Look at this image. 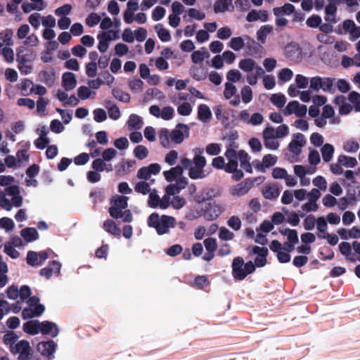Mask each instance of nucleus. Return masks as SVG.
I'll return each mask as SVG.
<instances>
[{"label":"nucleus","instance_id":"obj_12","mask_svg":"<svg viewBox=\"0 0 360 360\" xmlns=\"http://www.w3.org/2000/svg\"><path fill=\"white\" fill-rule=\"evenodd\" d=\"M39 79L49 87H51L56 82V71L53 68H46L38 75Z\"/></svg>","mask_w":360,"mask_h":360},{"label":"nucleus","instance_id":"obj_22","mask_svg":"<svg viewBox=\"0 0 360 360\" xmlns=\"http://www.w3.org/2000/svg\"><path fill=\"white\" fill-rule=\"evenodd\" d=\"M212 115L211 110L206 104H200L198 106V119L200 121L208 123L212 118Z\"/></svg>","mask_w":360,"mask_h":360},{"label":"nucleus","instance_id":"obj_4","mask_svg":"<svg viewBox=\"0 0 360 360\" xmlns=\"http://www.w3.org/2000/svg\"><path fill=\"white\" fill-rule=\"evenodd\" d=\"M58 345L53 340L41 341L37 345V350L41 356L46 357L47 360H53Z\"/></svg>","mask_w":360,"mask_h":360},{"label":"nucleus","instance_id":"obj_28","mask_svg":"<svg viewBox=\"0 0 360 360\" xmlns=\"http://www.w3.org/2000/svg\"><path fill=\"white\" fill-rule=\"evenodd\" d=\"M31 349L30 342L26 340H21L14 345V346L10 347V351L13 354H20Z\"/></svg>","mask_w":360,"mask_h":360},{"label":"nucleus","instance_id":"obj_10","mask_svg":"<svg viewBox=\"0 0 360 360\" xmlns=\"http://www.w3.org/2000/svg\"><path fill=\"white\" fill-rule=\"evenodd\" d=\"M49 266H46L40 269L39 275L49 280L51 278L53 273L56 276H59L60 275L62 264L60 262L56 260L49 261Z\"/></svg>","mask_w":360,"mask_h":360},{"label":"nucleus","instance_id":"obj_25","mask_svg":"<svg viewBox=\"0 0 360 360\" xmlns=\"http://www.w3.org/2000/svg\"><path fill=\"white\" fill-rule=\"evenodd\" d=\"M238 158L240 161V166L247 172L252 173V167L250 162V156L244 150L238 151Z\"/></svg>","mask_w":360,"mask_h":360},{"label":"nucleus","instance_id":"obj_16","mask_svg":"<svg viewBox=\"0 0 360 360\" xmlns=\"http://www.w3.org/2000/svg\"><path fill=\"white\" fill-rule=\"evenodd\" d=\"M345 186L347 188V195L350 202L360 201V182L355 181L353 184H347Z\"/></svg>","mask_w":360,"mask_h":360},{"label":"nucleus","instance_id":"obj_21","mask_svg":"<svg viewBox=\"0 0 360 360\" xmlns=\"http://www.w3.org/2000/svg\"><path fill=\"white\" fill-rule=\"evenodd\" d=\"M20 235L26 243H32L39 238V233L34 227H26L22 229Z\"/></svg>","mask_w":360,"mask_h":360},{"label":"nucleus","instance_id":"obj_29","mask_svg":"<svg viewBox=\"0 0 360 360\" xmlns=\"http://www.w3.org/2000/svg\"><path fill=\"white\" fill-rule=\"evenodd\" d=\"M335 152L334 146L328 143L323 144L321 148L323 160L325 162L331 161Z\"/></svg>","mask_w":360,"mask_h":360},{"label":"nucleus","instance_id":"obj_41","mask_svg":"<svg viewBox=\"0 0 360 360\" xmlns=\"http://www.w3.org/2000/svg\"><path fill=\"white\" fill-rule=\"evenodd\" d=\"M112 96L119 101L128 103L130 102V95L122 89L118 88H114L112 90Z\"/></svg>","mask_w":360,"mask_h":360},{"label":"nucleus","instance_id":"obj_45","mask_svg":"<svg viewBox=\"0 0 360 360\" xmlns=\"http://www.w3.org/2000/svg\"><path fill=\"white\" fill-rule=\"evenodd\" d=\"M134 156L139 160L146 159L148 155V148L143 145H138L134 149Z\"/></svg>","mask_w":360,"mask_h":360},{"label":"nucleus","instance_id":"obj_24","mask_svg":"<svg viewBox=\"0 0 360 360\" xmlns=\"http://www.w3.org/2000/svg\"><path fill=\"white\" fill-rule=\"evenodd\" d=\"M233 0H217L215 1L213 9L215 13H224L230 11L229 7L231 6V11H233L234 6L232 4Z\"/></svg>","mask_w":360,"mask_h":360},{"label":"nucleus","instance_id":"obj_59","mask_svg":"<svg viewBox=\"0 0 360 360\" xmlns=\"http://www.w3.org/2000/svg\"><path fill=\"white\" fill-rule=\"evenodd\" d=\"M15 227L13 221L8 217H4L0 219V228L5 229L6 231H12Z\"/></svg>","mask_w":360,"mask_h":360},{"label":"nucleus","instance_id":"obj_48","mask_svg":"<svg viewBox=\"0 0 360 360\" xmlns=\"http://www.w3.org/2000/svg\"><path fill=\"white\" fill-rule=\"evenodd\" d=\"M323 84V78L319 76L313 77L310 79L309 88L316 92L322 89Z\"/></svg>","mask_w":360,"mask_h":360},{"label":"nucleus","instance_id":"obj_26","mask_svg":"<svg viewBox=\"0 0 360 360\" xmlns=\"http://www.w3.org/2000/svg\"><path fill=\"white\" fill-rule=\"evenodd\" d=\"M295 7L290 3H285L281 7H275L273 12L275 16H280L283 15H290L295 12Z\"/></svg>","mask_w":360,"mask_h":360},{"label":"nucleus","instance_id":"obj_63","mask_svg":"<svg viewBox=\"0 0 360 360\" xmlns=\"http://www.w3.org/2000/svg\"><path fill=\"white\" fill-rule=\"evenodd\" d=\"M178 113L181 116H188L192 112V107L188 102H184L177 108Z\"/></svg>","mask_w":360,"mask_h":360},{"label":"nucleus","instance_id":"obj_51","mask_svg":"<svg viewBox=\"0 0 360 360\" xmlns=\"http://www.w3.org/2000/svg\"><path fill=\"white\" fill-rule=\"evenodd\" d=\"M134 190L138 193L146 195L150 192V188L148 182L141 181L136 184Z\"/></svg>","mask_w":360,"mask_h":360},{"label":"nucleus","instance_id":"obj_35","mask_svg":"<svg viewBox=\"0 0 360 360\" xmlns=\"http://www.w3.org/2000/svg\"><path fill=\"white\" fill-rule=\"evenodd\" d=\"M338 162L345 167L354 168L357 165V160L355 158L345 155H339Z\"/></svg>","mask_w":360,"mask_h":360},{"label":"nucleus","instance_id":"obj_18","mask_svg":"<svg viewBox=\"0 0 360 360\" xmlns=\"http://www.w3.org/2000/svg\"><path fill=\"white\" fill-rule=\"evenodd\" d=\"M225 156L229 160V163L226 165L224 171L227 172L236 167H238V153L237 154L236 149L235 148H227L225 152Z\"/></svg>","mask_w":360,"mask_h":360},{"label":"nucleus","instance_id":"obj_8","mask_svg":"<svg viewBox=\"0 0 360 360\" xmlns=\"http://www.w3.org/2000/svg\"><path fill=\"white\" fill-rule=\"evenodd\" d=\"M305 136L301 133H296L292 135V139L289 143L288 148L290 153L299 155L302 153V148L306 144Z\"/></svg>","mask_w":360,"mask_h":360},{"label":"nucleus","instance_id":"obj_56","mask_svg":"<svg viewBox=\"0 0 360 360\" xmlns=\"http://www.w3.org/2000/svg\"><path fill=\"white\" fill-rule=\"evenodd\" d=\"M93 115L94 120L98 123L104 122L105 120H107L108 117L107 113L105 111V110L100 108L94 110Z\"/></svg>","mask_w":360,"mask_h":360},{"label":"nucleus","instance_id":"obj_20","mask_svg":"<svg viewBox=\"0 0 360 360\" xmlns=\"http://www.w3.org/2000/svg\"><path fill=\"white\" fill-rule=\"evenodd\" d=\"M183 168L180 165L171 167L169 170L163 172V175L167 182H173L183 176Z\"/></svg>","mask_w":360,"mask_h":360},{"label":"nucleus","instance_id":"obj_31","mask_svg":"<svg viewBox=\"0 0 360 360\" xmlns=\"http://www.w3.org/2000/svg\"><path fill=\"white\" fill-rule=\"evenodd\" d=\"M103 229L114 236H120L121 234V229L112 219H107L103 222Z\"/></svg>","mask_w":360,"mask_h":360},{"label":"nucleus","instance_id":"obj_9","mask_svg":"<svg viewBox=\"0 0 360 360\" xmlns=\"http://www.w3.org/2000/svg\"><path fill=\"white\" fill-rule=\"evenodd\" d=\"M194 167L193 166L188 172V176L193 180L202 179L207 176V174L205 173L204 168L206 166L207 160H204L202 158H198L195 160Z\"/></svg>","mask_w":360,"mask_h":360},{"label":"nucleus","instance_id":"obj_6","mask_svg":"<svg viewBox=\"0 0 360 360\" xmlns=\"http://www.w3.org/2000/svg\"><path fill=\"white\" fill-rule=\"evenodd\" d=\"M189 131L190 129L187 124H177L170 134L172 141L176 144L181 143L185 138L189 136Z\"/></svg>","mask_w":360,"mask_h":360},{"label":"nucleus","instance_id":"obj_11","mask_svg":"<svg viewBox=\"0 0 360 360\" xmlns=\"http://www.w3.org/2000/svg\"><path fill=\"white\" fill-rule=\"evenodd\" d=\"M252 253L256 255L254 263L257 267H264L266 264V257L269 254L267 248L253 246L252 248Z\"/></svg>","mask_w":360,"mask_h":360},{"label":"nucleus","instance_id":"obj_23","mask_svg":"<svg viewBox=\"0 0 360 360\" xmlns=\"http://www.w3.org/2000/svg\"><path fill=\"white\" fill-rule=\"evenodd\" d=\"M263 196L268 200H275L280 195V190L275 184H268L262 190Z\"/></svg>","mask_w":360,"mask_h":360},{"label":"nucleus","instance_id":"obj_64","mask_svg":"<svg viewBox=\"0 0 360 360\" xmlns=\"http://www.w3.org/2000/svg\"><path fill=\"white\" fill-rule=\"evenodd\" d=\"M72 7L69 4H65L55 10V14L57 16L60 18H63V16H67L71 12Z\"/></svg>","mask_w":360,"mask_h":360},{"label":"nucleus","instance_id":"obj_43","mask_svg":"<svg viewBox=\"0 0 360 360\" xmlns=\"http://www.w3.org/2000/svg\"><path fill=\"white\" fill-rule=\"evenodd\" d=\"M321 22L322 18L318 14H312L306 20L307 26L312 29L319 28Z\"/></svg>","mask_w":360,"mask_h":360},{"label":"nucleus","instance_id":"obj_52","mask_svg":"<svg viewBox=\"0 0 360 360\" xmlns=\"http://www.w3.org/2000/svg\"><path fill=\"white\" fill-rule=\"evenodd\" d=\"M310 152L308 156V160L311 165L316 166L321 162V157L318 150L309 148Z\"/></svg>","mask_w":360,"mask_h":360},{"label":"nucleus","instance_id":"obj_2","mask_svg":"<svg viewBox=\"0 0 360 360\" xmlns=\"http://www.w3.org/2000/svg\"><path fill=\"white\" fill-rule=\"evenodd\" d=\"M128 200L129 198L125 195L112 196L110 201L111 205L108 210L110 216L115 219H120V212L127 207Z\"/></svg>","mask_w":360,"mask_h":360},{"label":"nucleus","instance_id":"obj_53","mask_svg":"<svg viewBox=\"0 0 360 360\" xmlns=\"http://www.w3.org/2000/svg\"><path fill=\"white\" fill-rule=\"evenodd\" d=\"M91 94H96V92L91 91L89 87H87L86 86H80L77 89L78 97L82 100L88 99L91 96Z\"/></svg>","mask_w":360,"mask_h":360},{"label":"nucleus","instance_id":"obj_60","mask_svg":"<svg viewBox=\"0 0 360 360\" xmlns=\"http://www.w3.org/2000/svg\"><path fill=\"white\" fill-rule=\"evenodd\" d=\"M240 94L241 98L243 103H248L252 101V91L249 86H245L244 87H243Z\"/></svg>","mask_w":360,"mask_h":360},{"label":"nucleus","instance_id":"obj_42","mask_svg":"<svg viewBox=\"0 0 360 360\" xmlns=\"http://www.w3.org/2000/svg\"><path fill=\"white\" fill-rule=\"evenodd\" d=\"M270 101L278 108H281L286 103V98L283 94H273L270 97Z\"/></svg>","mask_w":360,"mask_h":360},{"label":"nucleus","instance_id":"obj_61","mask_svg":"<svg viewBox=\"0 0 360 360\" xmlns=\"http://www.w3.org/2000/svg\"><path fill=\"white\" fill-rule=\"evenodd\" d=\"M6 292L7 297L12 300H16L20 295L18 287L15 284L8 286Z\"/></svg>","mask_w":360,"mask_h":360},{"label":"nucleus","instance_id":"obj_15","mask_svg":"<svg viewBox=\"0 0 360 360\" xmlns=\"http://www.w3.org/2000/svg\"><path fill=\"white\" fill-rule=\"evenodd\" d=\"M244 37L245 39V47L250 56H255L262 53L263 47L260 44L248 34H245Z\"/></svg>","mask_w":360,"mask_h":360},{"label":"nucleus","instance_id":"obj_36","mask_svg":"<svg viewBox=\"0 0 360 360\" xmlns=\"http://www.w3.org/2000/svg\"><path fill=\"white\" fill-rule=\"evenodd\" d=\"M98 40V49L101 53H105L109 47V39H108V33L101 32L97 35Z\"/></svg>","mask_w":360,"mask_h":360},{"label":"nucleus","instance_id":"obj_38","mask_svg":"<svg viewBox=\"0 0 360 360\" xmlns=\"http://www.w3.org/2000/svg\"><path fill=\"white\" fill-rule=\"evenodd\" d=\"M255 61L250 58H244L240 60L238 67L240 70L245 72H251L255 67Z\"/></svg>","mask_w":360,"mask_h":360},{"label":"nucleus","instance_id":"obj_62","mask_svg":"<svg viewBox=\"0 0 360 360\" xmlns=\"http://www.w3.org/2000/svg\"><path fill=\"white\" fill-rule=\"evenodd\" d=\"M143 84L140 79H134L129 82V87L134 93L142 91Z\"/></svg>","mask_w":360,"mask_h":360},{"label":"nucleus","instance_id":"obj_58","mask_svg":"<svg viewBox=\"0 0 360 360\" xmlns=\"http://www.w3.org/2000/svg\"><path fill=\"white\" fill-rule=\"evenodd\" d=\"M221 150V146L217 143H209L205 148L206 153L212 156L218 155Z\"/></svg>","mask_w":360,"mask_h":360},{"label":"nucleus","instance_id":"obj_50","mask_svg":"<svg viewBox=\"0 0 360 360\" xmlns=\"http://www.w3.org/2000/svg\"><path fill=\"white\" fill-rule=\"evenodd\" d=\"M19 336L13 331L7 332L3 337V342L6 345L14 346L13 345L18 340Z\"/></svg>","mask_w":360,"mask_h":360},{"label":"nucleus","instance_id":"obj_32","mask_svg":"<svg viewBox=\"0 0 360 360\" xmlns=\"http://www.w3.org/2000/svg\"><path fill=\"white\" fill-rule=\"evenodd\" d=\"M155 30L158 34V38L162 42H167L171 39L170 32L167 30L162 24L158 23L155 26Z\"/></svg>","mask_w":360,"mask_h":360},{"label":"nucleus","instance_id":"obj_46","mask_svg":"<svg viewBox=\"0 0 360 360\" xmlns=\"http://www.w3.org/2000/svg\"><path fill=\"white\" fill-rule=\"evenodd\" d=\"M160 143L163 148H167L169 144V131L167 128H162L158 131Z\"/></svg>","mask_w":360,"mask_h":360},{"label":"nucleus","instance_id":"obj_57","mask_svg":"<svg viewBox=\"0 0 360 360\" xmlns=\"http://www.w3.org/2000/svg\"><path fill=\"white\" fill-rule=\"evenodd\" d=\"M224 86V96L226 99H230L236 94V87L231 82H226Z\"/></svg>","mask_w":360,"mask_h":360},{"label":"nucleus","instance_id":"obj_54","mask_svg":"<svg viewBox=\"0 0 360 360\" xmlns=\"http://www.w3.org/2000/svg\"><path fill=\"white\" fill-rule=\"evenodd\" d=\"M101 20V17L96 13H90L85 20L86 25L90 27H94Z\"/></svg>","mask_w":360,"mask_h":360},{"label":"nucleus","instance_id":"obj_44","mask_svg":"<svg viewBox=\"0 0 360 360\" xmlns=\"http://www.w3.org/2000/svg\"><path fill=\"white\" fill-rule=\"evenodd\" d=\"M160 202V197L158 194L156 189H153V192L149 194L148 200V205L150 208L155 209L159 207Z\"/></svg>","mask_w":360,"mask_h":360},{"label":"nucleus","instance_id":"obj_33","mask_svg":"<svg viewBox=\"0 0 360 360\" xmlns=\"http://www.w3.org/2000/svg\"><path fill=\"white\" fill-rule=\"evenodd\" d=\"M273 31V27L271 25H264L260 27L257 31V39L258 41L264 44L266 40V37Z\"/></svg>","mask_w":360,"mask_h":360},{"label":"nucleus","instance_id":"obj_37","mask_svg":"<svg viewBox=\"0 0 360 360\" xmlns=\"http://www.w3.org/2000/svg\"><path fill=\"white\" fill-rule=\"evenodd\" d=\"M238 132L236 130L231 131L229 134L223 135V139H227L229 144L226 146L227 148H238V144L236 143V141L238 139Z\"/></svg>","mask_w":360,"mask_h":360},{"label":"nucleus","instance_id":"obj_39","mask_svg":"<svg viewBox=\"0 0 360 360\" xmlns=\"http://www.w3.org/2000/svg\"><path fill=\"white\" fill-rule=\"evenodd\" d=\"M339 251L344 255L348 260L352 262H355L356 259L354 257H349L352 254V245L348 242H342L339 244Z\"/></svg>","mask_w":360,"mask_h":360},{"label":"nucleus","instance_id":"obj_17","mask_svg":"<svg viewBox=\"0 0 360 360\" xmlns=\"http://www.w3.org/2000/svg\"><path fill=\"white\" fill-rule=\"evenodd\" d=\"M62 86L65 91H71L77 86L75 75L72 72H65L62 75Z\"/></svg>","mask_w":360,"mask_h":360},{"label":"nucleus","instance_id":"obj_49","mask_svg":"<svg viewBox=\"0 0 360 360\" xmlns=\"http://www.w3.org/2000/svg\"><path fill=\"white\" fill-rule=\"evenodd\" d=\"M26 262L31 266H39L38 252L32 250H29L27 253Z\"/></svg>","mask_w":360,"mask_h":360},{"label":"nucleus","instance_id":"obj_13","mask_svg":"<svg viewBox=\"0 0 360 360\" xmlns=\"http://www.w3.org/2000/svg\"><path fill=\"white\" fill-rule=\"evenodd\" d=\"M232 276L236 281H242L244 279V259L241 257H236L233 259L232 264Z\"/></svg>","mask_w":360,"mask_h":360},{"label":"nucleus","instance_id":"obj_30","mask_svg":"<svg viewBox=\"0 0 360 360\" xmlns=\"http://www.w3.org/2000/svg\"><path fill=\"white\" fill-rule=\"evenodd\" d=\"M210 57V53L206 48L202 47L201 50L193 51L191 54V60L193 63L198 64L202 62L205 58Z\"/></svg>","mask_w":360,"mask_h":360},{"label":"nucleus","instance_id":"obj_47","mask_svg":"<svg viewBox=\"0 0 360 360\" xmlns=\"http://www.w3.org/2000/svg\"><path fill=\"white\" fill-rule=\"evenodd\" d=\"M89 197L92 198V202L94 204V207H95L98 202V201L102 202L104 199V189L103 188H98L93 190L89 193Z\"/></svg>","mask_w":360,"mask_h":360},{"label":"nucleus","instance_id":"obj_40","mask_svg":"<svg viewBox=\"0 0 360 360\" xmlns=\"http://www.w3.org/2000/svg\"><path fill=\"white\" fill-rule=\"evenodd\" d=\"M230 110L232 112V115H231L232 120L230 119L228 114H225V113L223 114V116L221 117L222 125L226 129H233L236 126V123H235V120L236 119V117L235 116V113L237 112V111L235 110H233V109H231Z\"/></svg>","mask_w":360,"mask_h":360},{"label":"nucleus","instance_id":"obj_34","mask_svg":"<svg viewBox=\"0 0 360 360\" xmlns=\"http://www.w3.org/2000/svg\"><path fill=\"white\" fill-rule=\"evenodd\" d=\"M245 41L244 35L242 37H231L228 46L233 51H239L245 47Z\"/></svg>","mask_w":360,"mask_h":360},{"label":"nucleus","instance_id":"obj_5","mask_svg":"<svg viewBox=\"0 0 360 360\" xmlns=\"http://www.w3.org/2000/svg\"><path fill=\"white\" fill-rule=\"evenodd\" d=\"M202 210L205 219L209 221L216 220L223 212L221 206L217 204L214 200L207 202Z\"/></svg>","mask_w":360,"mask_h":360},{"label":"nucleus","instance_id":"obj_7","mask_svg":"<svg viewBox=\"0 0 360 360\" xmlns=\"http://www.w3.org/2000/svg\"><path fill=\"white\" fill-rule=\"evenodd\" d=\"M219 195V191L214 188H205L198 192L193 197V201L197 204H202L207 201L212 202V199Z\"/></svg>","mask_w":360,"mask_h":360},{"label":"nucleus","instance_id":"obj_1","mask_svg":"<svg viewBox=\"0 0 360 360\" xmlns=\"http://www.w3.org/2000/svg\"><path fill=\"white\" fill-rule=\"evenodd\" d=\"M147 224L150 228L154 229L159 236H162L168 233L170 229L175 227L176 221L172 216H160L158 213L153 212L147 219Z\"/></svg>","mask_w":360,"mask_h":360},{"label":"nucleus","instance_id":"obj_14","mask_svg":"<svg viewBox=\"0 0 360 360\" xmlns=\"http://www.w3.org/2000/svg\"><path fill=\"white\" fill-rule=\"evenodd\" d=\"M58 325L50 321H44L41 322L40 333L44 335H49L51 338H56L59 333Z\"/></svg>","mask_w":360,"mask_h":360},{"label":"nucleus","instance_id":"obj_19","mask_svg":"<svg viewBox=\"0 0 360 360\" xmlns=\"http://www.w3.org/2000/svg\"><path fill=\"white\" fill-rule=\"evenodd\" d=\"M41 322L37 319L28 320L22 325L23 331L31 335H37L40 333Z\"/></svg>","mask_w":360,"mask_h":360},{"label":"nucleus","instance_id":"obj_55","mask_svg":"<svg viewBox=\"0 0 360 360\" xmlns=\"http://www.w3.org/2000/svg\"><path fill=\"white\" fill-rule=\"evenodd\" d=\"M293 76L292 71L288 68H283L278 73V77L279 81L286 82L290 81Z\"/></svg>","mask_w":360,"mask_h":360},{"label":"nucleus","instance_id":"obj_27","mask_svg":"<svg viewBox=\"0 0 360 360\" xmlns=\"http://www.w3.org/2000/svg\"><path fill=\"white\" fill-rule=\"evenodd\" d=\"M127 125L130 130L140 129L143 125V119L136 114H131L127 120Z\"/></svg>","mask_w":360,"mask_h":360},{"label":"nucleus","instance_id":"obj_3","mask_svg":"<svg viewBox=\"0 0 360 360\" xmlns=\"http://www.w3.org/2000/svg\"><path fill=\"white\" fill-rule=\"evenodd\" d=\"M285 57L295 63H300L302 60V50L298 43L291 41L288 43L284 49Z\"/></svg>","mask_w":360,"mask_h":360}]
</instances>
